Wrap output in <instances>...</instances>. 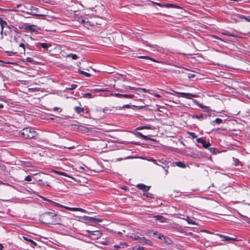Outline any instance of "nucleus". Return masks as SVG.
<instances>
[{"label": "nucleus", "instance_id": "2eb2a0df", "mask_svg": "<svg viewBox=\"0 0 250 250\" xmlns=\"http://www.w3.org/2000/svg\"><path fill=\"white\" fill-rule=\"evenodd\" d=\"M52 171L53 172L55 173H56V174H59V175H61L64 176L68 177H69V178H73L72 177L68 176L66 173H65L64 172L59 171H57V170H52Z\"/></svg>", "mask_w": 250, "mask_h": 250}, {"label": "nucleus", "instance_id": "13d9d810", "mask_svg": "<svg viewBox=\"0 0 250 250\" xmlns=\"http://www.w3.org/2000/svg\"><path fill=\"white\" fill-rule=\"evenodd\" d=\"M114 247L116 249H118L119 248V246H117V245H115L114 246Z\"/></svg>", "mask_w": 250, "mask_h": 250}, {"label": "nucleus", "instance_id": "6e6d98bb", "mask_svg": "<svg viewBox=\"0 0 250 250\" xmlns=\"http://www.w3.org/2000/svg\"><path fill=\"white\" fill-rule=\"evenodd\" d=\"M83 169H84V168L83 167H79V170L80 171H81V170H83Z\"/></svg>", "mask_w": 250, "mask_h": 250}, {"label": "nucleus", "instance_id": "de8ad7c7", "mask_svg": "<svg viewBox=\"0 0 250 250\" xmlns=\"http://www.w3.org/2000/svg\"><path fill=\"white\" fill-rule=\"evenodd\" d=\"M131 106L129 104H125L123 106V108H130Z\"/></svg>", "mask_w": 250, "mask_h": 250}, {"label": "nucleus", "instance_id": "79ce46f5", "mask_svg": "<svg viewBox=\"0 0 250 250\" xmlns=\"http://www.w3.org/2000/svg\"><path fill=\"white\" fill-rule=\"evenodd\" d=\"M53 110L55 111H59V112H61L62 111V109L60 108L57 107H55L54 108Z\"/></svg>", "mask_w": 250, "mask_h": 250}, {"label": "nucleus", "instance_id": "603ef678", "mask_svg": "<svg viewBox=\"0 0 250 250\" xmlns=\"http://www.w3.org/2000/svg\"><path fill=\"white\" fill-rule=\"evenodd\" d=\"M154 96L156 97H158V98H160L161 97V96L160 95H159L157 93H155L154 94Z\"/></svg>", "mask_w": 250, "mask_h": 250}, {"label": "nucleus", "instance_id": "ea45409f", "mask_svg": "<svg viewBox=\"0 0 250 250\" xmlns=\"http://www.w3.org/2000/svg\"><path fill=\"white\" fill-rule=\"evenodd\" d=\"M134 249L135 250H143L144 248L140 246H136Z\"/></svg>", "mask_w": 250, "mask_h": 250}, {"label": "nucleus", "instance_id": "9d476101", "mask_svg": "<svg viewBox=\"0 0 250 250\" xmlns=\"http://www.w3.org/2000/svg\"><path fill=\"white\" fill-rule=\"evenodd\" d=\"M0 25L1 26V31L0 34H2L3 31L4 27L7 25V23L6 21L2 20L1 18L0 17Z\"/></svg>", "mask_w": 250, "mask_h": 250}, {"label": "nucleus", "instance_id": "4be33fe9", "mask_svg": "<svg viewBox=\"0 0 250 250\" xmlns=\"http://www.w3.org/2000/svg\"><path fill=\"white\" fill-rule=\"evenodd\" d=\"M138 135L139 136V137H140L141 139H144L145 140H149V139L148 138L147 136H145L144 135H143L142 133L141 132H138Z\"/></svg>", "mask_w": 250, "mask_h": 250}, {"label": "nucleus", "instance_id": "09e8293b", "mask_svg": "<svg viewBox=\"0 0 250 250\" xmlns=\"http://www.w3.org/2000/svg\"><path fill=\"white\" fill-rule=\"evenodd\" d=\"M127 88H129V89L132 90H135V89H136V88H135L134 87H131V86H128Z\"/></svg>", "mask_w": 250, "mask_h": 250}, {"label": "nucleus", "instance_id": "412c9836", "mask_svg": "<svg viewBox=\"0 0 250 250\" xmlns=\"http://www.w3.org/2000/svg\"><path fill=\"white\" fill-rule=\"evenodd\" d=\"M185 220H186L187 221L188 223L189 224H192V225H196V223L194 220H193V219H190L188 216L186 217V219H185Z\"/></svg>", "mask_w": 250, "mask_h": 250}, {"label": "nucleus", "instance_id": "f257e3e1", "mask_svg": "<svg viewBox=\"0 0 250 250\" xmlns=\"http://www.w3.org/2000/svg\"><path fill=\"white\" fill-rule=\"evenodd\" d=\"M57 215L53 212H46L40 216L41 222L45 224H53L56 222Z\"/></svg>", "mask_w": 250, "mask_h": 250}, {"label": "nucleus", "instance_id": "72a5a7b5", "mask_svg": "<svg viewBox=\"0 0 250 250\" xmlns=\"http://www.w3.org/2000/svg\"><path fill=\"white\" fill-rule=\"evenodd\" d=\"M222 122V120L219 118H216L214 121V123L217 124H220Z\"/></svg>", "mask_w": 250, "mask_h": 250}, {"label": "nucleus", "instance_id": "49530a36", "mask_svg": "<svg viewBox=\"0 0 250 250\" xmlns=\"http://www.w3.org/2000/svg\"><path fill=\"white\" fill-rule=\"evenodd\" d=\"M94 90V91H96V92H98V91H105V90H103V89H98V88L95 89Z\"/></svg>", "mask_w": 250, "mask_h": 250}, {"label": "nucleus", "instance_id": "5fc2aeb1", "mask_svg": "<svg viewBox=\"0 0 250 250\" xmlns=\"http://www.w3.org/2000/svg\"><path fill=\"white\" fill-rule=\"evenodd\" d=\"M194 117L195 118H196L197 119H199L202 118V115L201 116V117H199L198 116H194Z\"/></svg>", "mask_w": 250, "mask_h": 250}, {"label": "nucleus", "instance_id": "1a4fd4ad", "mask_svg": "<svg viewBox=\"0 0 250 250\" xmlns=\"http://www.w3.org/2000/svg\"><path fill=\"white\" fill-rule=\"evenodd\" d=\"M137 187L139 189L142 190L143 191L146 192L148 191L150 188V187L146 186L142 184H139L137 185Z\"/></svg>", "mask_w": 250, "mask_h": 250}, {"label": "nucleus", "instance_id": "f8f14e48", "mask_svg": "<svg viewBox=\"0 0 250 250\" xmlns=\"http://www.w3.org/2000/svg\"><path fill=\"white\" fill-rule=\"evenodd\" d=\"M81 22L84 24L86 26H93L94 25L93 22L89 21L86 19L82 20Z\"/></svg>", "mask_w": 250, "mask_h": 250}, {"label": "nucleus", "instance_id": "3c124183", "mask_svg": "<svg viewBox=\"0 0 250 250\" xmlns=\"http://www.w3.org/2000/svg\"><path fill=\"white\" fill-rule=\"evenodd\" d=\"M148 160L149 161L155 163L156 164H157L156 163V160L153 159H149Z\"/></svg>", "mask_w": 250, "mask_h": 250}, {"label": "nucleus", "instance_id": "c756f323", "mask_svg": "<svg viewBox=\"0 0 250 250\" xmlns=\"http://www.w3.org/2000/svg\"><path fill=\"white\" fill-rule=\"evenodd\" d=\"M31 15L34 16H39V17H44V18L46 16V15L42 14H32Z\"/></svg>", "mask_w": 250, "mask_h": 250}, {"label": "nucleus", "instance_id": "b1692460", "mask_svg": "<svg viewBox=\"0 0 250 250\" xmlns=\"http://www.w3.org/2000/svg\"><path fill=\"white\" fill-rule=\"evenodd\" d=\"M67 57L71 58L73 60H76L78 58V57L77 56V55L76 54H69L67 55Z\"/></svg>", "mask_w": 250, "mask_h": 250}, {"label": "nucleus", "instance_id": "7ed1b4c3", "mask_svg": "<svg viewBox=\"0 0 250 250\" xmlns=\"http://www.w3.org/2000/svg\"><path fill=\"white\" fill-rule=\"evenodd\" d=\"M128 236L134 240L138 241L140 243L146 244L148 246H151L152 244V242L149 240L146 239L144 237H140L135 234L133 233L130 235H128Z\"/></svg>", "mask_w": 250, "mask_h": 250}, {"label": "nucleus", "instance_id": "c85d7f7f", "mask_svg": "<svg viewBox=\"0 0 250 250\" xmlns=\"http://www.w3.org/2000/svg\"><path fill=\"white\" fill-rule=\"evenodd\" d=\"M152 232H153V234L154 235H156L157 234V232H153V231H152L151 230H149L147 231V232L145 233V234H150Z\"/></svg>", "mask_w": 250, "mask_h": 250}, {"label": "nucleus", "instance_id": "c9c22d12", "mask_svg": "<svg viewBox=\"0 0 250 250\" xmlns=\"http://www.w3.org/2000/svg\"><path fill=\"white\" fill-rule=\"evenodd\" d=\"M223 34L229 36H233V35L229 31H225L224 33H223Z\"/></svg>", "mask_w": 250, "mask_h": 250}, {"label": "nucleus", "instance_id": "a19ab883", "mask_svg": "<svg viewBox=\"0 0 250 250\" xmlns=\"http://www.w3.org/2000/svg\"><path fill=\"white\" fill-rule=\"evenodd\" d=\"M195 75L194 74H193V73H189L188 74V77L189 78H192L195 77Z\"/></svg>", "mask_w": 250, "mask_h": 250}, {"label": "nucleus", "instance_id": "9b49d317", "mask_svg": "<svg viewBox=\"0 0 250 250\" xmlns=\"http://www.w3.org/2000/svg\"><path fill=\"white\" fill-rule=\"evenodd\" d=\"M154 218L156 220L159 221L161 223H165L167 222V219L161 215H156L154 216Z\"/></svg>", "mask_w": 250, "mask_h": 250}, {"label": "nucleus", "instance_id": "a878e982", "mask_svg": "<svg viewBox=\"0 0 250 250\" xmlns=\"http://www.w3.org/2000/svg\"><path fill=\"white\" fill-rule=\"evenodd\" d=\"M77 84H73L70 87H67L66 89L73 90V89H76L77 88Z\"/></svg>", "mask_w": 250, "mask_h": 250}, {"label": "nucleus", "instance_id": "e2e57ef3", "mask_svg": "<svg viewBox=\"0 0 250 250\" xmlns=\"http://www.w3.org/2000/svg\"><path fill=\"white\" fill-rule=\"evenodd\" d=\"M74 148V146L68 147V148H69V149H73V148Z\"/></svg>", "mask_w": 250, "mask_h": 250}, {"label": "nucleus", "instance_id": "6ab92c4d", "mask_svg": "<svg viewBox=\"0 0 250 250\" xmlns=\"http://www.w3.org/2000/svg\"><path fill=\"white\" fill-rule=\"evenodd\" d=\"M75 111L77 113H80L81 112H83L84 111V109L83 107H79V106H76L74 107Z\"/></svg>", "mask_w": 250, "mask_h": 250}, {"label": "nucleus", "instance_id": "58836bf2", "mask_svg": "<svg viewBox=\"0 0 250 250\" xmlns=\"http://www.w3.org/2000/svg\"><path fill=\"white\" fill-rule=\"evenodd\" d=\"M188 133L193 138H195L197 137V135L194 132H189Z\"/></svg>", "mask_w": 250, "mask_h": 250}, {"label": "nucleus", "instance_id": "c03bdc74", "mask_svg": "<svg viewBox=\"0 0 250 250\" xmlns=\"http://www.w3.org/2000/svg\"><path fill=\"white\" fill-rule=\"evenodd\" d=\"M149 127H148V126H143V127H138L137 128V129H139V130H141V129H149Z\"/></svg>", "mask_w": 250, "mask_h": 250}, {"label": "nucleus", "instance_id": "864d4df0", "mask_svg": "<svg viewBox=\"0 0 250 250\" xmlns=\"http://www.w3.org/2000/svg\"><path fill=\"white\" fill-rule=\"evenodd\" d=\"M141 89H142V88H136V89H135V90H137L139 92H141Z\"/></svg>", "mask_w": 250, "mask_h": 250}, {"label": "nucleus", "instance_id": "338daca9", "mask_svg": "<svg viewBox=\"0 0 250 250\" xmlns=\"http://www.w3.org/2000/svg\"><path fill=\"white\" fill-rule=\"evenodd\" d=\"M118 234H121V232H119H119H118Z\"/></svg>", "mask_w": 250, "mask_h": 250}, {"label": "nucleus", "instance_id": "aec40b11", "mask_svg": "<svg viewBox=\"0 0 250 250\" xmlns=\"http://www.w3.org/2000/svg\"><path fill=\"white\" fill-rule=\"evenodd\" d=\"M175 164L178 167H180L181 168H185L186 167V165L182 162H180V161L176 162H175Z\"/></svg>", "mask_w": 250, "mask_h": 250}, {"label": "nucleus", "instance_id": "774afa93", "mask_svg": "<svg viewBox=\"0 0 250 250\" xmlns=\"http://www.w3.org/2000/svg\"><path fill=\"white\" fill-rule=\"evenodd\" d=\"M249 243H250V239L249 240Z\"/></svg>", "mask_w": 250, "mask_h": 250}, {"label": "nucleus", "instance_id": "2f4dec72", "mask_svg": "<svg viewBox=\"0 0 250 250\" xmlns=\"http://www.w3.org/2000/svg\"><path fill=\"white\" fill-rule=\"evenodd\" d=\"M92 221L93 222H101L102 220L99 218H92Z\"/></svg>", "mask_w": 250, "mask_h": 250}, {"label": "nucleus", "instance_id": "0e129e2a", "mask_svg": "<svg viewBox=\"0 0 250 250\" xmlns=\"http://www.w3.org/2000/svg\"><path fill=\"white\" fill-rule=\"evenodd\" d=\"M144 43H146V44L147 45V46H149V45L148 44H147V42H144Z\"/></svg>", "mask_w": 250, "mask_h": 250}, {"label": "nucleus", "instance_id": "423d86ee", "mask_svg": "<svg viewBox=\"0 0 250 250\" xmlns=\"http://www.w3.org/2000/svg\"><path fill=\"white\" fill-rule=\"evenodd\" d=\"M173 92L175 93H177L180 94L182 97H184L187 99H191L193 97H196L197 96L196 95L189 93H184V92H178L173 91Z\"/></svg>", "mask_w": 250, "mask_h": 250}, {"label": "nucleus", "instance_id": "69168bd1", "mask_svg": "<svg viewBox=\"0 0 250 250\" xmlns=\"http://www.w3.org/2000/svg\"><path fill=\"white\" fill-rule=\"evenodd\" d=\"M157 5L161 6V4L160 3H156Z\"/></svg>", "mask_w": 250, "mask_h": 250}, {"label": "nucleus", "instance_id": "ddd939ff", "mask_svg": "<svg viewBox=\"0 0 250 250\" xmlns=\"http://www.w3.org/2000/svg\"><path fill=\"white\" fill-rule=\"evenodd\" d=\"M25 29L26 30H29L31 31H33V32H37V26H35V25H28L26 26Z\"/></svg>", "mask_w": 250, "mask_h": 250}, {"label": "nucleus", "instance_id": "4d7b16f0", "mask_svg": "<svg viewBox=\"0 0 250 250\" xmlns=\"http://www.w3.org/2000/svg\"><path fill=\"white\" fill-rule=\"evenodd\" d=\"M3 107V105L2 104H0V109H1Z\"/></svg>", "mask_w": 250, "mask_h": 250}, {"label": "nucleus", "instance_id": "f704fd0d", "mask_svg": "<svg viewBox=\"0 0 250 250\" xmlns=\"http://www.w3.org/2000/svg\"><path fill=\"white\" fill-rule=\"evenodd\" d=\"M26 181H31L32 180V177L30 175H27L25 177V179Z\"/></svg>", "mask_w": 250, "mask_h": 250}, {"label": "nucleus", "instance_id": "680f3d73", "mask_svg": "<svg viewBox=\"0 0 250 250\" xmlns=\"http://www.w3.org/2000/svg\"><path fill=\"white\" fill-rule=\"evenodd\" d=\"M167 238H165V240H164L165 242H166V243H169V242H168V240H167Z\"/></svg>", "mask_w": 250, "mask_h": 250}, {"label": "nucleus", "instance_id": "4468645a", "mask_svg": "<svg viewBox=\"0 0 250 250\" xmlns=\"http://www.w3.org/2000/svg\"><path fill=\"white\" fill-rule=\"evenodd\" d=\"M197 105L202 108L203 109V111L204 112H208L209 111H210L211 110L209 109V107H208V106H204L203 105H202V104H199L198 103H197Z\"/></svg>", "mask_w": 250, "mask_h": 250}, {"label": "nucleus", "instance_id": "f3484780", "mask_svg": "<svg viewBox=\"0 0 250 250\" xmlns=\"http://www.w3.org/2000/svg\"><path fill=\"white\" fill-rule=\"evenodd\" d=\"M221 237L222 238L223 240L225 241H229V240H232V241H237L236 239L235 238H231V237L227 236H221Z\"/></svg>", "mask_w": 250, "mask_h": 250}, {"label": "nucleus", "instance_id": "7c9ffc66", "mask_svg": "<svg viewBox=\"0 0 250 250\" xmlns=\"http://www.w3.org/2000/svg\"><path fill=\"white\" fill-rule=\"evenodd\" d=\"M30 10L31 11H36V12H39V8H37V7H34V6H31L30 7Z\"/></svg>", "mask_w": 250, "mask_h": 250}, {"label": "nucleus", "instance_id": "f03ea898", "mask_svg": "<svg viewBox=\"0 0 250 250\" xmlns=\"http://www.w3.org/2000/svg\"><path fill=\"white\" fill-rule=\"evenodd\" d=\"M38 133L35 129L31 127H26L20 131L19 135L25 139H32L35 138Z\"/></svg>", "mask_w": 250, "mask_h": 250}, {"label": "nucleus", "instance_id": "20e7f679", "mask_svg": "<svg viewBox=\"0 0 250 250\" xmlns=\"http://www.w3.org/2000/svg\"><path fill=\"white\" fill-rule=\"evenodd\" d=\"M14 40L17 45H19L20 47L23 49L24 52L25 53V41L19 35L15 36L14 38Z\"/></svg>", "mask_w": 250, "mask_h": 250}, {"label": "nucleus", "instance_id": "8fccbe9b", "mask_svg": "<svg viewBox=\"0 0 250 250\" xmlns=\"http://www.w3.org/2000/svg\"><path fill=\"white\" fill-rule=\"evenodd\" d=\"M141 92H147L148 91L146 89H145V88H142Z\"/></svg>", "mask_w": 250, "mask_h": 250}, {"label": "nucleus", "instance_id": "39448f33", "mask_svg": "<svg viewBox=\"0 0 250 250\" xmlns=\"http://www.w3.org/2000/svg\"><path fill=\"white\" fill-rule=\"evenodd\" d=\"M88 237L92 239L96 240L100 238L102 236V232L100 230L89 231L87 230Z\"/></svg>", "mask_w": 250, "mask_h": 250}, {"label": "nucleus", "instance_id": "052dcab7", "mask_svg": "<svg viewBox=\"0 0 250 250\" xmlns=\"http://www.w3.org/2000/svg\"><path fill=\"white\" fill-rule=\"evenodd\" d=\"M3 248V246L1 244H0V250H1Z\"/></svg>", "mask_w": 250, "mask_h": 250}, {"label": "nucleus", "instance_id": "e433bc0d", "mask_svg": "<svg viewBox=\"0 0 250 250\" xmlns=\"http://www.w3.org/2000/svg\"><path fill=\"white\" fill-rule=\"evenodd\" d=\"M80 73L81 74L84 75L85 76H86L87 77H90L91 76V75L89 73H88L87 72H84L83 71H81Z\"/></svg>", "mask_w": 250, "mask_h": 250}, {"label": "nucleus", "instance_id": "4c0bfd02", "mask_svg": "<svg viewBox=\"0 0 250 250\" xmlns=\"http://www.w3.org/2000/svg\"><path fill=\"white\" fill-rule=\"evenodd\" d=\"M26 61L28 62H34V61L32 58L30 57H27L26 58Z\"/></svg>", "mask_w": 250, "mask_h": 250}, {"label": "nucleus", "instance_id": "bb28decb", "mask_svg": "<svg viewBox=\"0 0 250 250\" xmlns=\"http://www.w3.org/2000/svg\"><path fill=\"white\" fill-rule=\"evenodd\" d=\"M83 97L84 98H93V96H92L91 94L90 93H87L83 94Z\"/></svg>", "mask_w": 250, "mask_h": 250}, {"label": "nucleus", "instance_id": "393cba45", "mask_svg": "<svg viewBox=\"0 0 250 250\" xmlns=\"http://www.w3.org/2000/svg\"><path fill=\"white\" fill-rule=\"evenodd\" d=\"M134 97L133 95L131 94H123V97L125 98L132 99Z\"/></svg>", "mask_w": 250, "mask_h": 250}, {"label": "nucleus", "instance_id": "a18cd8bd", "mask_svg": "<svg viewBox=\"0 0 250 250\" xmlns=\"http://www.w3.org/2000/svg\"><path fill=\"white\" fill-rule=\"evenodd\" d=\"M165 6H166V7H167V8H169V7H174L173 4H169V3L166 4V5H165Z\"/></svg>", "mask_w": 250, "mask_h": 250}, {"label": "nucleus", "instance_id": "473e14b6", "mask_svg": "<svg viewBox=\"0 0 250 250\" xmlns=\"http://www.w3.org/2000/svg\"><path fill=\"white\" fill-rule=\"evenodd\" d=\"M112 95L115 96V97H118L119 98L123 97V94H120V93H114V94H112Z\"/></svg>", "mask_w": 250, "mask_h": 250}, {"label": "nucleus", "instance_id": "37998d69", "mask_svg": "<svg viewBox=\"0 0 250 250\" xmlns=\"http://www.w3.org/2000/svg\"><path fill=\"white\" fill-rule=\"evenodd\" d=\"M158 238L160 239H162L163 238L165 240V237L163 235H161L159 234L158 236Z\"/></svg>", "mask_w": 250, "mask_h": 250}, {"label": "nucleus", "instance_id": "5701e85b", "mask_svg": "<svg viewBox=\"0 0 250 250\" xmlns=\"http://www.w3.org/2000/svg\"><path fill=\"white\" fill-rule=\"evenodd\" d=\"M39 45H40V47L46 49H47L48 47V44L46 43H39Z\"/></svg>", "mask_w": 250, "mask_h": 250}, {"label": "nucleus", "instance_id": "0eeeda50", "mask_svg": "<svg viewBox=\"0 0 250 250\" xmlns=\"http://www.w3.org/2000/svg\"><path fill=\"white\" fill-rule=\"evenodd\" d=\"M196 141L198 143H200V144H202V146H203L205 148H208L210 146V144L209 142L207 143L206 142V141L204 140L202 138H197L196 139Z\"/></svg>", "mask_w": 250, "mask_h": 250}, {"label": "nucleus", "instance_id": "dca6fc26", "mask_svg": "<svg viewBox=\"0 0 250 250\" xmlns=\"http://www.w3.org/2000/svg\"><path fill=\"white\" fill-rule=\"evenodd\" d=\"M138 58L139 59H146V60H150V61L154 62H159L158 61H156L147 56H138Z\"/></svg>", "mask_w": 250, "mask_h": 250}, {"label": "nucleus", "instance_id": "a211bd4d", "mask_svg": "<svg viewBox=\"0 0 250 250\" xmlns=\"http://www.w3.org/2000/svg\"><path fill=\"white\" fill-rule=\"evenodd\" d=\"M22 238H23V239L24 240H25V241H28V242H29L31 243H32V244H33L34 245H35V246H37V243H36L35 242H34V241H33L32 239H31L29 238L28 237H26V236H23V237H22Z\"/></svg>", "mask_w": 250, "mask_h": 250}, {"label": "nucleus", "instance_id": "6e6552de", "mask_svg": "<svg viewBox=\"0 0 250 250\" xmlns=\"http://www.w3.org/2000/svg\"><path fill=\"white\" fill-rule=\"evenodd\" d=\"M62 207L65 208L66 209H68V210H69L71 211H81L82 212H85V210L81 208H70V207H68L66 206H62Z\"/></svg>", "mask_w": 250, "mask_h": 250}, {"label": "nucleus", "instance_id": "cd10ccee", "mask_svg": "<svg viewBox=\"0 0 250 250\" xmlns=\"http://www.w3.org/2000/svg\"><path fill=\"white\" fill-rule=\"evenodd\" d=\"M144 195H145L147 197H149V198H153V195L151 193H149V192L145 193H144Z\"/></svg>", "mask_w": 250, "mask_h": 250}, {"label": "nucleus", "instance_id": "bf43d9fd", "mask_svg": "<svg viewBox=\"0 0 250 250\" xmlns=\"http://www.w3.org/2000/svg\"><path fill=\"white\" fill-rule=\"evenodd\" d=\"M7 53H9V55L10 56H11L12 54H14V53L12 52H7Z\"/></svg>", "mask_w": 250, "mask_h": 250}]
</instances>
